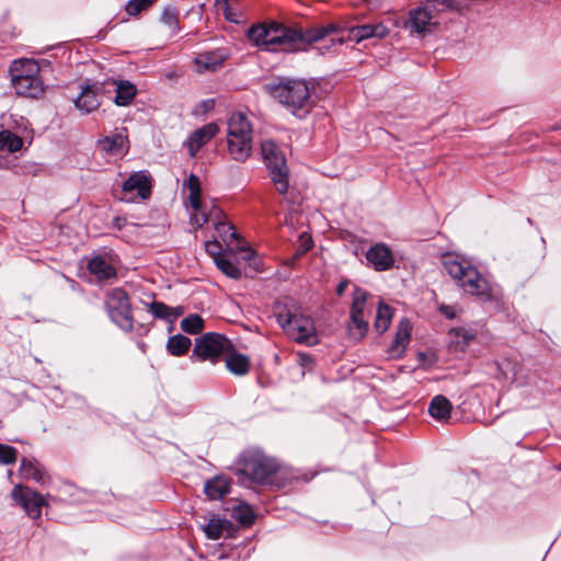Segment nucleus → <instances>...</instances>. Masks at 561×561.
Here are the masks:
<instances>
[{"label": "nucleus", "mask_w": 561, "mask_h": 561, "mask_svg": "<svg viewBox=\"0 0 561 561\" xmlns=\"http://www.w3.org/2000/svg\"><path fill=\"white\" fill-rule=\"evenodd\" d=\"M494 367L496 371L493 373V378L499 382H516L517 375L522 370V366L517 362L508 358L495 362Z\"/></svg>", "instance_id": "aec40b11"}, {"label": "nucleus", "mask_w": 561, "mask_h": 561, "mask_svg": "<svg viewBox=\"0 0 561 561\" xmlns=\"http://www.w3.org/2000/svg\"><path fill=\"white\" fill-rule=\"evenodd\" d=\"M148 310L158 319H163L170 323H173L179 317L184 313V308L169 307L161 301H153L148 306Z\"/></svg>", "instance_id": "a878e982"}, {"label": "nucleus", "mask_w": 561, "mask_h": 561, "mask_svg": "<svg viewBox=\"0 0 561 561\" xmlns=\"http://www.w3.org/2000/svg\"><path fill=\"white\" fill-rule=\"evenodd\" d=\"M204 490L210 500H220L230 492V481L224 477H216L206 482Z\"/></svg>", "instance_id": "c85d7f7f"}, {"label": "nucleus", "mask_w": 561, "mask_h": 561, "mask_svg": "<svg viewBox=\"0 0 561 561\" xmlns=\"http://www.w3.org/2000/svg\"><path fill=\"white\" fill-rule=\"evenodd\" d=\"M12 497L30 517L38 518L41 516L42 506L45 504V501L39 493L21 485H15L12 490Z\"/></svg>", "instance_id": "f8f14e48"}, {"label": "nucleus", "mask_w": 561, "mask_h": 561, "mask_svg": "<svg viewBox=\"0 0 561 561\" xmlns=\"http://www.w3.org/2000/svg\"><path fill=\"white\" fill-rule=\"evenodd\" d=\"M312 247V239L308 233H302L299 237V247L296 250V257L304 255Z\"/></svg>", "instance_id": "de8ad7c7"}, {"label": "nucleus", "mask_w": 561, "mask_h": 561, "mask_svg": "<svg viewBox=\"0 0 561 561\" xmlns=\"http://www.w3.org/2000/svg\"><path fill=\"white\" fill-rule=\"evenodd\" d=\"M111 319L123 330L130 331L134 327L129 298L122 288L111 290L105 299Z\"/></svg>", "instance_id": "1a4fd4ad"}, {"label": "nucleus", "mask_w": 561, "mask_h": 561, "mask_svg": "<svg viewBox=\"0 0 561 561\" xmlns=\"http://www.w3.org/2000/svg\"><path fill=\"white\" fill-rule=\"evenodd\" d=\"M453 405L444 396H435L428 407V413L438 421H446L450 417Z\"/></svg>", "instance_id": "cd10ccee"}, {"label": "nucleus", "mask_w": 561, "mask_h": 561, "mask_svg": "<svg viewBox=\"0 0 561 561\" xmlns=\"http://www.w3.org/2000/svg\"><path fill=\"white\" fill-rule=\"evenodd\" d=\"M438 309H439V311H440L444 316H446V317H447V318H449V319H453V318H455V317H456V309H455V307H453V306H448V305H440Z\"/></svg>", "instance_id": "3c124183"}, {"label": "nucleus", "mask_w": 561, "mask_h": 561, "mask_svg": "<svg viewBox=\"0 0 561 561\" xmlns=\"http://www.w3.org/2000/svg\"><path fill=\"white\" fill-rule=\"evenodd\" d=\"M125 222H126L125 218L116 217L114 219V226H116L119 229L125 225Z\"/></svg>", "instance_id": "6e6d98bb"}, {"label": "nucleus", "mask_w": 561, "mask_h": 561, "mask_svg": "<svg viewBox=\"0 0 561 561\" xmlns=\"http://www.w3.org/2000/svg\"><path fill=\"white\" fill-rule=\"evenodd\" d=\"M226 57L221 50L199 54L195 58L196 71L198 73L217 71L222 67Z\"/></svg>", "instance_id": "a211bd4d"}, {"label": "nucleus", "mask_w": 561, "mask_h": 561, "mask_svg": "<svg viewBox=\"0 0 561 561\" xmlns=\"http://www.w3.org/2000/svg\"><path fill=\"white\" fill-rule=\"evenodd\" d=\"M253 137L227 139L228 153L237 162H245L252 153Z\"/></svg>", "instance_id": "412c9836"}, {"label": "nucleus", "mask_w": 561, "mask_h": 561, "mask_svg": "<svg viewBox=\"0 0 561 561\" xmlns=\"http://www.w3.org/2000/svg\"><path fill=\"white\" fill-rule=\"evenodd\" d=\"M277 322L291 340L309 346L318 344L313 320L300 310H287L277 314Z\"/></svg>", "instance_id": "423d86ee"}, {"label": "nucleus", "mask_w": 561, "mask_h": 561, "mask_svg": "<svg viewBox=\"0 0 561 561\" xmlns=\"http://www.w3.org/2000/svg\"><path fill=\"white\" fill-rule=\"evenodd\" d=\"M192 345L191 340L182 334L170 336L167 342V351L172 356H182L186 354Z\"/></svg>", "instance_id": "72a5a7b5"}, {"label": "nucleus", "mask_w": 561, "mask_h": 561, "mask_svg": "<svg viewBox=\"0 0 561 561\" xmlns=\"http://www.w3.org/2000/svg\"><path fill=\"white\" fill-rule=\"evenodd\" d=\"M18 451L14 447L0 444V463L11 465L16 461Z\"/></svg>", "instance_id": "c03bdc74"}, {"label": "nucleus", "mask_w": 561, "mask_h": 561, "mask_svg": "<svg viewBox=\"0 0 561 561\" xmlns=\"http://www.w3.org/2000/svg\"><path fill=\"white\" fill-rule=\"evenodd\" d=\"M450 335H454L456 339L455 342L461 346L468 345L474 339V334L470 330L463 328L451 330Z\"/></svg>", "instance_id": "a18cd8bd"}, {"label": "nucleus", "mask_w": 561, "mask_h": 561, "mask_svg": "<svg viewBox=\"0 0 561 561\" xmlns=\"http://www.w3.org/2000/svg\"><path fill=\"white\" fill-rule=\"evenodd\" d=\"M360 43L370 38H385L390 30L383 23L357 25Z\"/></svg>", "instance_id": "2f4dec72"}, {"label": "nucleus", "mask_w": 561, "mask_h": 561, "mask_svg": "<svg viewBox=\"0 0 561 561\" xmlns=\"http://www.w3.org/2000/svg\"><path fill=\"white\" fill-rule=\"evenodd\" d=\"M156 0H129L126 4V12L129 15L136 16L140 12L150 8Z\"/></svg>", "instance_id": "79ce46f5"}, {"label": "nucleus", "mask_w": 561, "mask_h": 561, "mask_svg": "<svg viewBox=\"0 0 561 561\" xmlns=\"http://www.w3.org/2000/svg\"><path fill=\"white\" fill-rule=\"evenodd\" d=\"M101 87L98 83L85 85L75 100L76 107L84 114H89L101 105Z\"/></svg>", "instance_id": "2eb2a0df"}, {"label": "nucleus", "mask_w": 561, "mask_h": 561, "mask_svg": "<svg viewBox=\"0 0 561 561\" xmlns=\"http://www.w3.org/2000/svg\"><path fill=\"white\" fill-rule=\"evenodd\" d=\"M263 160L270 171V176L279 194L288 191V168L283 151L272 140L261 144Z\"/></svg>", "instance_id": "0eeeda50"}, {"label": "nucleus", "mask_w": 561, "mask_h": 561, "mask_svg": "<svg viewBox=\"0 0 561 561\" xmlns=\"http://www.w3.org/2000/svg\"><path fill=\"white\" fill-rule=\"evenodd\" d=\"M226 367L227 369L237 376H243L248 374L250 369V359L248 356L238 353L233 347L226 354Z\"/></svg>", "instance_id": "393cba45"}, {"label": "nucleus", "mask_w": 561, "mask_h": 561, "mask_svg": "<svg viewBox=\"0 0 561 561\" xmlns=\"http://www.w3.org/2000/svg\"><path fill=\"white\" fill-rule=\"evenodd\" d=\"M205 249L206 251L213 255L214 257H219V253L221 251V245L218 241L214 240V241H207L205 243Z\"/></svg>", "instance_id": "8fccbe9b"}, {"label": "nucleus", "mask_w": 561, "mask_h": 561, "mask_svg": "<svg viewBox=\"0 0 561 561\" xmlns=\"http://www.w3.org/2000/svg\"><path fill=\"white\" fill-rule=\"evenodd\" d=\"M296 30L271 23L252 26L248 36L256 46H264L267 50L294 53Z\"/></svg>", "instance_id": "39448f33"}, {"label": "nucleus", "mask_w": 561, "mask_h": 561, "mask_svg": "<svg viewBox=\"0 0 561 561\" xmlns=\"http://www.w3.org/2000/svg\"><path fill=\"white\" fill-rule=\"evenodd\" d=\"M393 317V310L390 306L385 302H379L375 319V329L383 333L390 327L391 320Z\"/></svg>", "instance_id": "f704fd0d"}, {"label": "nucleus", "mask_w": 561, "mask_h": 561, "mask_svg": "<svg viewBox=\"0 0 561 561\" xmlns=\"http://www.w3.org/2000/svg\"><path fill=\"white\" fill-rule=\"evenodd\" d=\"M213 225L224 241H228V239H234L237 237L233 228L229 224L222 221V219L215 220Z\"/></svg>", "instance_id": "37998d69"}, {"label": "nucleus", "mask_w": 561, "mask_h": 561, "mask_svg": "<svg viewBox=\"0 0 561 561\" xmlns=\"http://www.w3.org/2000/svg\"><path fill=\"white\" fill-rule=\"evenodd\" d=\"M345 287H346V283H341V284L337 286V289H336L337 294H339V295H342V294L344 293V290H345Z\"/></svg>", "instance_id": "4d7b16f0"}, {"label": "nucleus", "mask_w": 561, "mask_h": 561, "mask_svg": "<svg viewBox=\"0 0 561 561\" xmlns=\"http://www.w3.org/2000/svg\"><path fill=\"white\" fill-rule=\"evenodd\" d=\"M101 149L112 154H121L127 149V136L119 133L99 141Z\"/></svg>", "instance_id": "7c9ffc66"}, {"label": "nucleus", "mask_w": 561, "mask_h": 561, "mask_svg": "<svg viewBox=\"0 0 561 561\" xmlns=\"http://www.w3.org/2000/svg\"><path fill=\"white\" fill-rule=\"evenodd\" d=\"M152 181L145 171L134 172L122 186L121 201L134 203L137 198L146 201L151 195Z\"/></svg>", "instance_id": "9b49d317"}, {"label": "nucleus", "mask_w": 561, "mask_h": 561, "mask_svg": "<svg viewBox=\"0 0 561 561\" xmlns=\"http://www.w3.org/2000/svg\"><path fill=\"white\" fill-rule=\"evenodd\" d=\"M88 270L91 274L96 276L100 280L110 279L116 276V270L108 262L101 256H95L90 260Z\"/></svg>", "instance_id": "c756f323"}, {"label": "nucleus", "mask_w": 561, "mask_h": 561, "mask_svg": "<svg viewBox=\"0 0 561 561\" xmlns=\"http://www.w3.org/2000/svg\"><path fill=\"white\" fill-rule=\"evenodd\" d=\"M300 362L304 367H311L313 364V359L309 355H306V354L300 355Z\"/></svg>", "instance_id": "5fc2aeb1"}, {"label": "nucleus", "mask_w": 561, "mask_h": 561, "mask_svg": "<svg viewBox=\"0 0 561 561\" xmlns=\"http://www.w3.org/2000/svg\"><path fill=\"white\" fill-rule=\"evenodd\" d=\"M253 137L252 125L242 112L233 113L228 121L227 139Z\"/></svg>", "instance_id": "f3484780"}, {"label": "nucleus", "mask_w": 561, "mask_h": 561, "mask_svg": "<svg viewBox=\"0 0 561 561\" xmlns=\"http://www.w3.org/2000/svg\"><path fill=\"white\" fill-rule=\"evenodd\" d=\"M215 263L217 267L228 277L238 279L242 275L241 270L233 262L224 256L215 257Z\"/></svg>", "instance_id": "58836bf2"}, {"label": "nucleus", "mask_w": 561, "mask_h": 561, "mask_svg": "<svg viewBox=\"0 0 561 561\" xmlns=\"http://www.w3.org/2000/svg\"><path fill=\"white\" fill-rule=\"evenodd\" d=\"M20 472L24 479H32L38 483H46L49 478L41 465L32 458H23Z\"/></svg>", "instance_id": "b1692460"}, {"label": "nucleus", "mask_w": 561, "mask_h": 561, "mask_svg": "<svg viewBox=\"0 0 561 561\" xmlns=\"http://www.w3.org/2000/svg\"><path fill=\"white\" fill-rule=\"evenodd\" d=\"M22 139L12 131H0V150L15 152L22 148Z\"/></svg>", "instance_id": "c9c22d12"}, {"label": "nucleus", "mask_w": 561, "mask_h": 561, "mask_svg": "<svg viewBox=\"0 0 561 561\" xmlns=\"http://www.w3.org/2000/svg\"><path fill=\"white\" fill-rule=\"evenodd\" d=\"M231 348L232 343L226 336L210 332L195 340L193 354L201 360L216 362L221 355L229 353Z\"/></svg>", "instance_id": "9d476101"}, {"label": "nucleus", "mask_w": 561, "mask_h": 561, "mask_svg": "<svg viewBox=\"0 0 561 561\" xmlns=\"http://www.w3.org/2000/svg\"><path fill=\"white\" fill-rule=\"evenodd\" d=\"M345 27L339 23L316 25L309 28H297L295 38V51H305L310 47L321 55L334 54L337 48L346 43Z\"/></svg>", "instance_id": "f257e3e1"}, {"label": "nucleus", "mask_w": 561, "mask_h": 561, "mask_svg": "<svg viewBox=\"0 0 561 561\" xmlns=\"http://www.w3.org/2000/svg\"><path fill=\"white\" fill-rule=\"evenodd\" d=\"M366 259L376 271L390 270L394 264L391 250L385 243H376L366 252Z\"/></svg>", "instance_id": "ddd939ff"}, {"label": "nucleus", "mask_w": 561, "mask_h": 561, "mask_svg": "<svg viewBox=\"0 0 561 561\" xmlns=\"http://www.w3.org/2000/svg\"><path fill=\"white\" fill-rule=\"evenodd\" d=\"M353 327L357 331V337L362 339L368 330V322L365 320L364 314H351Z\"/></svg>", "instance_id": "49530a36"}, {"label": "nucleus", "mask_w": 561, "mask_h": 561, "mask_svg": "<svg viewBox=\"0 0 561 561\" xmlns=\"http://www.w3.org/2000/svg\"><path fill=\"white\" fill-rule=\"evenodd\" d=\"M184 188L188 191V205L193 210H198L201 208L202 199H201V183L198 178L195 174H191L186 182H184Z\"/></svg>", "instance_id": "473e14b6"}, {"label": "nucleus", "mask_w": 561, "mask_h": 561, "mask_svg": "<svg viewBox=\"0 0 561 561\" xmlns=\"http://www.w3.org/2000/svg\"><path fill=\"white\" fill-rule=\"evenodd\" d=\"M314 87L306 80L287 79L271 88L272 95L294 115L304 116L314 106Z\"/></svg>", "instance_id": "20e7f679"}, {"label": "nucleus", "mask_w": 561, "mask_h": 561, "mask_svg": "<svg viewBox=\"0 0 561 561\" xmlns=\"http://www.w3.org/2000/svg\"><path fill=\"white\" fill-rule=\"evenodd\" d=\"M443 265L465 293L482 299L491 298V286L488 279L469 261L454 254H446L443 256Z\"/></svg>", "instance_id": "7ed1b4c3"}, {"label": "nucleus", "mask_w": 561, "mask_h": 561, "mask_svg": "<svg viewBox=\"0 0 561 561\" xmlns=\"http://www.w3.org/2000/svg\"><path fill=\"white\" fill-rule=\"evenodd\" d=\"M225 523L219 518H211L204 527V531L209 539L217 540L222 535Z\"/></svg>", "instance_id": "a19ab883"}, {"label": "nucleus", "mask_w": 561, "mask_h": 561, "mask_svg": "<svg viewBox=\"0 0 561 561\" xmlns=\"http://www.w3.org/2000/svg\"><path fill=\"white\" fill-rule=\"evenodd\" d=\"M368 293L359 287H355L353 293V302L351 314H364L365 306L368 298Z\"/></svg>", "instance_id": "ea45409f"}, {"label": "nucleus", "mask_w": 561, "mask_h": 561, "mask_svg": "<svg viewBox=\"0 0 561 561\" xmlns=\"http://www.w3.org/2000/svg\"><path fill=\"white\" fill-rule=\"evenodd\" d=\"M181 329L188 334H197L204 329V320L198 314H191L181 321Z\"/></svg>", "instance_id": "4c0bfd02"}, {"label": "nucleus", "mask_w": 561, "mask_h": 561, "mask_svg": "<svg viewBox=\"0 0 561 561\" xmlns=\"http://www.w3.org/2000/svg\"><path fill=\"white\" fill-rule=\"evenodd\" d=\"M285 471L276 458L257 448L245 450L238 461V473L259 484H275Z\"/></svg>", "instance_id": "f03ea898"}, {"label": "nucleus", "mask_w": 561, "mask_h": 561, "mask_svg": "<svg viewBox=\"0 0 561 561\" xmlns=\"http://www.w3.org/2000/svg\"><path fill=\"white\" fill-rule=\"evenodd\" d=\"M436 0L427 1L424 7H419L410 12V19L407 26L421 35L434 32L438 26L437 16L447 11H456L454 8L442 9V5H435Z\"/></svg>", "instance_id": "6e6552de"}, {"label": "nucleus", "mask_w": 561, "mask_h": 561, "mask_svg": "<svg viewBox=\"0 0 561 561\" xmlns=\"http://www.w3.org/2000/svg\"><path fill=\"white\" fill-rule=\"evenodd\" d=\"M221 10L224 11V14L226 16L227 20L231 21V22H237V19L234 18V15L232 14L231 12V8L229 5V1H227V7L222 3H217Z\"/></svg>", "instance_id": "603ef678"}, {"label": "nucleus", "mask_w": 561, "mask_h": 561, "mask_svg": "<svg viewBox=\"0 0 561 561\" xmlns=\"http://www.w3.org/2000/svg\"><path fill=\"white\" fill-rule=\"evenodd\" d=\"M343 26L345 27L344 37L346 38V42H355L357 44L360 43L357 25L356 26L343 25Z\"/></svg>", "instance_id": "09e8293b"}, {"label": "nucleus", "mask_w": 561, "mask_h": 561, "mask_svg": "<svg viewBox=\"0 0 561 561\" xmlns=\"http://www.w3.org/2000/svg\"><path fill=\"white\" fill-rule=\"evenodd\" d=\"M162 20L164 23H167L170 26H173L176 23V16L171 11H165L162 15Z\"/></svg>", "instance_id": "864d4df0"}, {"label": "nucleus", "mask_w": 561, "mask_h": 561, "mask_svg": "<svg viewBox=\"0 0 561 561\" xmlns=\"http://www.w3.org/2000/svg\"><path fill=\"white\" fill-rule=\"evenodd\" d=\"M222 218V210L215 205L208 209L206 205L201 204V208L191 214L192 225H195L198 228L203 227L207 222L214 224L215 220Z\"/></svg>", "instance_id": "5701e85b"}, {"label": "nucleus", "mask_w": 561, "mask_h": 561, "mask_svg": "<svg viewBox=\"0 0 561 561\" xmlns=\"http://www.w3.org/2000/svg\"><path fill=\"white\" fill-rule=\"evenodd\" d=\"M12 87L15 93L20 96L38 99L45 92V87L41 76L32 78H20L18 80H11Z\"/></svg>", "instance_id": "4468645a"}, {"label": "nucleus", "mask_w": 561, "mask_h": 561, "mask_svg": "<svg viewBox=\"0 0 561 561\" xmlns=\"http://www.w3.org/2000/svg\"><path fill=\"white\" fill-rule=\"evenodd\" d=\"M232 517L242 525L249 526L254 522L255 515L248 504H239L232 510Z\"/></svg>", "instance_id": "e433bc0d"}, {"label": "nucleus", "mask_w": 561, "mask_h": 561, "mask_svg": "<svg viewBox=\"0 0 561 561\" xmlns=\"http://www.w3.org/2000/svg\"><path fill=\"white\" fill-rule=\"evenodd\" d=\"M11 80L39 76V66L33 59L15 60L10 67Z\"/></svg>", "instance_id": "4be33fe9"}, {"label": "nucleus", "mask_w": 561, "mask_h": 561, "mask_svg": "<svg viewBox=\"0 0 561 561\" xmlns=\"http://www.w3.org/2000/svg\"><path fill=\"white\" fill-rule=\"evenodd\" d=\"M218 128L215 124H207L196 129L187 139L186 147L190 156L194 157L202 146L207 144L217 134Z\"/></svg>", "instance_id": "6ab92c4d"}, {"label": "nucleus", "mask_w": 561, "mask_h": 561, "mask_svg": "<svg viewBox=\"0 0 561 561\" xmlns=\"http://www.w3.org/2000/svg\"><path fill=\"white\" fill-rule=\"evenodd\" d=\"M412 325L408 319H402L397 329L393 342L388 348L389 356L398 358L403 355L411 339Z\"/></svg>", "instance_id": "dca6fc26"}, {"label": "nucleus", "mask_w": 561, "mask_h": 561, "mask_svg": "<svg viewBox=\"0 0 561 561\" xmlns=\"http://www.w3.org/2000/svg\"><path fill=\"white\" fill-rule=\"evenodd\" d=\"M113 83L116 85L115 104L118 106L129 105L137 94L135 84L126 80L114 81Z\"/></svg>", "instance_id": "bb28decb"}]
</instances>
